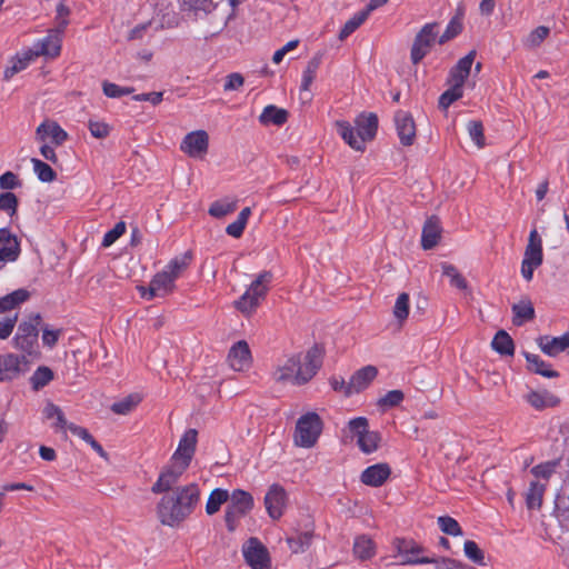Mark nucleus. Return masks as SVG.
Segmentation results:
<instances>
[{"label": "nucleus", "mask_w": 569, "mask_h": 569, "mask_svg": "<svg viewBox=\"0 0 569 569\" xmlns=\"http://www.w3.org/2000/svg\"><path fill=\"white\" fill-rule=\"evenodd\" d=\"M30 297V293L26 289H18L13 292L0 298V313L9 312L14 310L20 305L26 302Z\"/></svg>", "instance_id": "cd10ccee"}, {"label": "nucleus", "mask_w": 569, "mask_h": 569, "mask_svg": "<svg viewBox=\"0 0 569 569\" xmlns=\"http://www.w3.org/2000/svg\"><path fill=\"white\" fill-rule=\"evenodd\" d=\"M322 350L313 346L305 353H295L280 359L272 372L277 382L301 386L309 382L321 368Z\"/></svg>", "instance_id": "f03ea898"}, {"label": "nucleus", "mask_w": 569, "mask_h": 569, "mask_svg": "<svg viewBox=\"0 0 569 569\" xmlns=\"http://www.w3.org/2000/svg\"><path fill=\"white\" fill-rule=\"evenodd\" d=\"M242 553L246 562L252 569H269V552L257 538H250L243 543Z\"/></svg>", "instance_id": "9d476101"}, {"label": "nucleus", "mask_w": 569, "mask_h": 569, "mask_svg": "<svg viewBox=\"0 0 569 569\" xmlns=\"http://www.w3.org/2000/svg\"><path fill=\"white\" fill-rule=\"evenodd\" d=\"M395 123L400 142L403 146H411L416 139V124L412 116L407 111L399 110L395 116Z\"/></svg>", "instance_id": "6ab92c4d"}, {"label": "nucleus", "mask_w": 569, "mask_h": 569, "mask_svg": "<svg viewBox=\"0 0 569 569\" xmlns=\"http://www.w3.org/2000/svg\"><path fill=\"white\" fill-rule=\"evenodd\" d=\"M88 128L90 133L97 139H103L109 136L111 127L100 120H89Z\"/></svg>", "instance_id": "bf43d9fd"}, {"label": "nucleus", "mask_w": 569, "mask_h": 569, "mask_svg": "<svg viewBox=\"0 0 569 569\" xmlns=\"http://www.w3.org/2000/svg\"><path fill=\"white\" fill-rule=\"evenodd\" d=\"M31 163H32L34 173L37 174V177L40 181L52 182L56 180L57 174L48 163H46L37 158H32Z\"/></svg>", "instance_id": "49530a36"}, {"label": "nucleus", "mask_w": 569, "mask_h": 569, "mask_svg": "<svg viewBox=\"0 0 569 569\" xmlns=\"http://www.w3.org/2000/svg\"><path fill=\"white\" fill-rule=\"evenodd\" d=\"M542 240L536 229L531 230L528 238V243L525 249L523 259L521 262V276L525 280L531 281L533 271L542 264Z\"/></svg>", "instance_id": "0eeeda50"}, {"label": "nucleus", "mask_w": 569, "mask_h": 569, "mask_svg": "<svg viewBox=\"0 0 569 569\" xmlns=\"http://www.w3.org/2000/svg\"><path fill=\"white\" fill-rule=\"evenodd\" d=\"M196 445L197 431L194 429L187 430L181 437L169 466L161 471L158 480L151 487L153 493H167L174 490L173 486L179 481L192 460Z\"/></svg>", "instance_id": "7ed1b4c3"}, {"label": "nucleus", "mask_w": 569, "mask_h": 569, "mask_svg": "<svg viewBox=\"0 0 569 569\" xmlns=\"http://www.w3.org/2000/svg\"><path fill=\"white\" fill-rule=\"evenodd\" d=\"M546 490V482L535 480L530 482L526 493V503L529 509H538L542 505V497Z\"/></svg>", "instance_id": "72a5a7b5"}, {"label": "nucleus", "mask_w": 569, "mask_h": 569, "mask_svg": "<svg viewBox=\"0 0 569 569\" xmlns=\"http://www.w3.org/2000/svg\"><path fill=\"white\" fill-rule=\"evenodd\" d=\"M322 431V421L316 412L302 415L296 423L295 443L302 448L316 445Z\"/></svg>", "instance_id": "39448f33"}, {"label": "nucleus", "mask_w": 569, "mask_h": 569, "mask_svg": "<svg viewBox=\"0 0 569 569\" xmlns=\"http://www.w3.org/2000/svg\"><path fill=\"white\" fill-rule=\"evenodd\" d=\"M228 363L234 371H246L252 365V355L244 340L236 342L229 350Z\"/></svg>", "instance_id": "dca6fc26"}, {"label": "nucleus", "mask_w": 569, "mask_h": 569, "mask_svg": "<svg viewBox=\"0 0 569 569\" xmlns=\"http://www.w3.org/2000/svg\"><path fill=\"white\" fill-rule=\"evenodd\" d=\"M209 136L204 130H196L186 134L180 149L191 158H203L208 152Z\"/></svg>", "instance_id": "f8f14e48"}, {"label": "nucleus", "mask_w": 569, "mask_h": 569, "mask_svg": "<svg viewBox=\"0 0 569 569\" xmlns=\"http://www.w3.org/2000/svg\"><path fill=\"white\" fill-rule=\"evenodd\" d=\"M465 556L476 565L486 566L485 552L473 540H467L463 543Z\"/></svg>", "instance_id": "de8ad7c7"}, {"label": "nucleus", "mask_w": 569, "mask_h": 569, "mask_svg": "<svg viewBox=\"0 0 569 569\" xmlns=\"http://www.w3.org/2000/svg\"><path fill=\"white\" fill-rule=\"evenodd\" d=\"M467 130L475 143L478 148H482L485 146V136H483V127L480 121H469L467 124Z\"/></svg>", "instance_id": "4d7b16f0"}, {"label": "nucleus", "mask_w": 569, "mask_h": 569, "mask_svg": "<svg viewBox=\"0 0 569 569\" xmlns=\"http://www.w3.org/2000/svg\"><path fill=\"white\" fill-rule=\"evenodd\" d=\"M287 501L288 496L284 488L278 483L271 485L264 496L268 515L274 520L279 519L283 515Z\"/></svg>", "instance_id": "ddd939ff"}, {"label": "nucleus", "mask_w": 569, "mask_h": 569, "mask_svg": "<svg viewBox=\"0 0 569 569\" xmlns=\"http://www.w3.org/2000/svg\"><path fill=\"white\" fill-rule=\"evenodd\" d=\"M313 533L312 531H305L297 533L296 536L289 537L287 539L289 548L292 552H303L308 549L312 542Z\"/></svg>", "instance_id": "a19ab883"}, {"label": "nucleus", "mask_w": 569, "mask_h": 569, "mask_svg": "<svg viewBox=\"0 0 569 569\" xmlns=\"http://www.w3.org/2000/svg\"><path fill=\"white\" fill-rule=\"evenodd\" d=\"M200 501L197 483L177 487L164 493L157 503V517L161 525L177 528L194 511Z\"/></svg>", "instance_id": "f257e3e1"}, {"label": "nucleus", "mask_w": 569, "mask_h": 569, "mask_svg": "<svg viewBox=\"0 0 569 569\" xmlns=\"http://www.w3.org/2000/svg\"><path fill=\"white\" fill-rule=\"evenodd\" d=\"M541 351L549 357H556L562 351L569 352V331L561 337L541 336L537 339Z\"/></svg>", "instance_id": "412c9836"}, {"label": "nucleus", "mask_w": 569, "mask_h": 569, "mask_svg": "<svg viewBox=\"0 0 569 569\" xmlns=\"http://www.w3.org/2000/svg\"><path fill=\"white\" fill-rule=\"evenodd\" d=\"M253 508L252 496L241 489L233 490L229 495V505L226 509L224 520L229 531H233L237 521Z\"/></svg>", "instance_id": "423d86ee"}, {"label": "nucleus", "mask_w": 569, "mask_h": 569, "mask_svg": "<svg viewBox=\"0 0 569 569\" xmlns=\"http://www.w3.org/2000/svg\"><path fill=\"white\" fill-rule=\"evenodd\" d=\"M288 119V112L284 109L278 108L273 104L267 106L261 114L259 121L267 124L282 126Z\"/></svg>", "instance_id": "c756f323"}, {"label": "nucleus", "mask_w": 569, "mask_h": 569, "mask_svg": "<svg viewBox=\"0 0 569 569\" xmlns=\"http://www.w3.org/2000/svg\"><path fill=\"white\" fill-rule=\"evenodd\" d=\"M349 429H350V432L353 433L357 437V439H359L360 435H363L365 432H367L369 430L367 418L358 417V418L351 419L349 421Z\"/></svg>", "instance_id": "774afa93"}, {"label": "nucleus", "mask_w": 569, "mask_h": 569, "mask_svg": "<svg viewBox=\"0 0 569 569\" xmlns=\"http://www.w3.org/2000/svg\"><path fill=\"white\" fill-rule=\"evenodd\" d=\"M62 34L63 32H58V30H50L47 37L33 44V48L30 50V52L34 58L39 56H44L48 58L58 57L61 50Z\"/></svg>", "instance_id": "2eb2a0df"}, {"label": "nucleus", "mask_w": 569, "mask_h": 569, "mask_svg": "<svg viewBox=\"0 0 569 569\" xmlns=\"http://www.w3.org/2000/svg\"><path fill=\"white\" fill-rule=\"evenodd\" d=\"M229 501V492L226 489L217 488L211 491L206 503V512L209 516L217 513L224 502Z\"/></svg>", "instance_id": "e433bc0d"}, {"label": "nucleus", "mask_w": 569, "mask_h": 569, "mask_svg": "<svg viewBox=\"0 0 569 569\" xmlns=\"http://www.w3.org/2000/svg\"><path fill=\"white\" fill-rule=\"evenodd\" d=\"M380 436L376 431L368 430L357 439L358 446L365 453H371L378 449Z\"/></svg>", "instance_id": "a18cd8bd"}, {"label": "nucleus", "mask_w": 569, "mask_h": 569, "mask_svg": "<svg viewBox=\"0 0 569 569\" xmlns=\"http://www.w3.org/2000/svg\"><path fill=\"white\" fill-rule=\"evenodd\" d=\"M237 200L222 199L214 201L209 208V214L214 218H222L237 209Z\"/></svg>", "instance_id": "c03bdc74"}, {"label": "nucleus", "mask_w": 569, "mask_h": 569, "mask_svg": "<svg viewBox=\"0 0 569 569\" xmlns=\"http://www.w3.org/2000/svg\"><path fill=\"white\" fill-rule=\"evenodd\" d=\"M192 260V253L187 251L171 259L164 270L174 281L188 269Z\"/></svg>", "instance_id": "a878e982"}, {"label": "nucleus", "mask_w": 569, "mask_h": 569, "mask_svg": "<svg viewBox=\"0 0 569 569\" xmlns=\"http://www.w3.org/2000/svg\"><path fill=\"white\" fill-rule=\"evenodd\" d=\"M53 379V372L48 367H39L31 377V383L34 390L47 386Z\"/></svg>", "instance_id": "09e8293b"}, {"label": "nucleus", "mask_w": 569, "mask_h": 569, "mask_svg": "<svg viewBox=\"0 0 569 569\" xmlns=\"http://www.w3.org/2000/svg\"><path fill=\"white\" fill-rule=\"evenodd\" d=\"M512 322L516 326H522L525 322L535 318V309L529 300H522L512 306Z\"/></svg>", "instance_id": "473e14b6"}, {"label": "nucleus", "mask_w": 569, "mask_h": 569, "mask_svg": "<svg viewBox=\"0 0 569 569\" xmlns=\"http://www.w3.org/2000/svg\"><path fill=\"white\" fill-rule=\"evenodd\" d=\"M438 526L440 530L449 536H462V529L458 521L449 516H441L438 518Z\"/></svg>", "instance_id": "8fccbe9b"}, {"label": "nucleus", "mask_w": 569, "mask_h": 569, "mask_svg": "<svg viewBox=\"0 0 569 569\" xmlns=\"http://www.w3.org/2000/svg\"><path fill=\"white\" fill-rule=\"evenodd\" d=\"M176 289V281L164 271L157 272L151 279L149 287H139L142 298L151 300L156 297H166Z\"/></svg>", "instance_id": "9b49d317"}, {"label": "nucleus", "mask_w": 569, "mask_h": 569, "mask_svg": "<svg viewBox=\"0 0 569 569\" xmlns=\"http://www.w3.org/2000/svg\"><path fill=\"white\" fill-rule=\"evenodd\" d=\"M557 467V462L555 461H548L540 465L535 466L531 469V473L537 478V480H540L541 482L548 481L550 476L555 472Z\"/></svg>", "instance_id": "5fc2aeb1"}, {"label": "nucleus", "mask_w": 569, "mask_h": 569, "mask_svg": "<svg viewBox=\"0 0 569 569\" xmlns=\"http://www.w3.org/2000/svg\"><path fill=\"white\" fill-rule=\"evenodd\" d=\"M68 139V133L56 121H43L36 130V140L39 142H50L54 146H61Z\"/></svg>", "instance_id": "f3484780"}, {"label": "nucleus", "mask_w": 569, "mask_h": 569, "mask_svg": "<svg viewBox=\"0 0 569 569\" xmlns=\"http://www.w3.org/2000/svg\"><path fill=\"white\" fill-rule=\"evenodd\" d=\"M495 351L501 356H512L515 352V345L511 337L503 330L496 333L491 341Z\"/></svg>", "instance_id": "c9c22d12"}, {"label": "nucleus", "mask_w": 569, "mask_h": 569, "mask_svg": "<svg viewBox=\"0 0 569 569\" xmlns=\"http://www.w3.org/2000/svg\"><path fill=\"white\" fill-rule=\"evenodd\" d=\"M337 131L340 137L348 143L352 149L357 151H363L366 142L363 138L357 133V128H353L348 121H337Z\"/></svg>", "instance_id": "b1692460"}, {"label": "nucleus", "mask_w": 569, "mask_h": 569, "mask_svg": "<svg viewBox=\"0 0 569 569\" xmlns=\"http://www.w3.org/2000/svg\"><path fill=\"white\" fill-rule=\"evenodd\" d=\"M529 370L546 378H557L559 373L550 368L538 355L523 352Z\"/></svg>", "instance_id": "7c9ffc66"}, {"label": "nucleus", "mask_w": 569, "mask_h": 569, "mask_svg": "<svg viewBox=\"0 0 569 569\" xmlns=\"http://www.w3.org/2000/svg\"><path fill=\"white\" fill-rule=\"evenodd\" d=\"M141 402V396L138 393H132L123 399L114 402L111 406V410L117 415H128L130 413L139 403Z\"/></svg>", "instance_id": "79ce46f5"}, {"label": "nucleus", "mask_w": 569, "mask_h": 569, "mask_svg": "<svg viewBox=\"0 0 569 569\" xmlns=\"http://www.w3.org/2000/svg\"><path fill=\"white\" fill-rule=\"evenodd\" d=\"M251 214V209L249 207L247 208H243L237 220L233 221L232 223H230L227 228H226V232L227 234L233 237V238H239L241 237V234L243 233V230L247 226V222H248V219Z\"/></svg>", "instance_id": "37998d69"}, {"label": "nucleus", "mask_w": 569, "mask_h": 569, "mask_svg": "<svg viewBox=\"0 0 569 569\" xmlns=\"http://www.w3.org/2000/svg\"><path fill=\"white\" fill-rule=\"evenodd\" d=\"M437 36V22L427 23L420 29L413 40L410 52V59L413 64L419 63L430 52Z\"/></svg>", "instance_id": "6e6552de"}, {"label": "nucleus", "mask_w": 569, "mask_h": 569, "mask_svg": "<svg viewBox=\"0 0 569 569\" xmlns=\"http://www.w3.org/2000/svg\"><path fill=\"white\" fill-rule=\"evenodd\" d=\"M391 469L388 463H377L366 468L361 476V482L370 487H380L389 478Z\"/></svg>", "instance_id": "4be33fe9"}, {"label": "nucleus", "mask_w": 569, "mask_h": 569, "mask_svg": "<svg viewBox=\"0 0 569 569\" xmlns=\"http://www.w3.org/2000/svg\"><path fill=\"white\" fill-rule=\"evenodd\" d=\"M20 244L17 237L8 229H0V261H14L19 257Z\"/></svg>", "instance_id": "aec40b11"}, {"label": "nucleus", "mask_w": 569, "mask_h": 569, "mask_svg": "<svg viewBox=\"0 0 569 569\" xmlns=\"http://www.w3.org/2000/svg\"><path fill=\"white\" fill-rule=\"evenodd\" d=\"M24 357L12 353L0 356V381L11 380L23 372Z\"/></svg>", "instance_id": "5701e85b"}, {"label": "nucleus", "mask_w": 569, "mask_h": 569, "mask_svg": "<svg viewBox=\"0 0 569 569\" xmlns=\"http://www.w3.org/2000/svg\"><path fill=\"white\" fill-rule=\"evenodd\" d=\"M18 199L14 193L6 192L0 194V210L13 216L17 211Z\"/></svg>", "instance_id": "680f3d73"}, {"label": "nucleus", "mask_w": 569, "mask_h": 569, "mask_svg": "<svg viewBox=\"0 0 569 569\" xmlns=\"http://www.w3.org/2000/svg\"><path fill=\"white\" fill-rule=\"evenodd\" d=\"M377 375L378 370L375 366H366L359 369L350 378L346 387L345 395L351 396L365 390L373 381Z\"/></svg>", "instance_id": "a211bd4d"}, {"label": "nucleus", "mask_w": 569, "mask_h": 569, "mask_svg": "<svg viewBox=\"0 0 569 569\" xmlns=\"http://www.w3.org/2000/svg\"><path fill=\"white\" fill-rule=\"evenodd\" d=\"M437 569H467L468 565L451 558H439L433 561Z\"/></svg>", "instance_id": "69168bd1"}, {"label": "nucleus", "mask_w": 569, "mask_h": 569, "mask_svg": "<svg viewBox=\"0 0 569 569\" xmlns=\"http://www.w3.org/2000/svg\"><path fill=\"white\" fill-rule=\"evenodd\" d=\"M40 316L36 315L29 321H23L19 325L17 335L14 337L16 347L23 350L29 351L38 337V325L40 323Z\"/></svg>", "instance_id": "4468645a"}, {"label": "nucleus", "mask_w": 569, "mask_h": 569, "mask_svg": "<svg viewBox=\"0 0 569 569\" xmlns=\"http://www.w3.org/2000/svg\"><path fill=\"white\" fill-rule=\"evenodd\" d=\"M353 552L358 559L367 560L376 552L375 542L368 536H359L355 539Z\"/></svg>", "instance_id": "f704fd0d"}, {"label": "nucleus", "mask_w": 569, "mask_h": 569, "mask_svg": "<svg viewBox=\"0 0 569 569\" xmlns=\"http://www.w3.org/2000/svg\"><path fill=\"white\" fill-rule=\"evenodd\" d=\"M33 59L30 50L13 57L3 72L4 80H10L14 74L24 70Z\"/></svg>", "instance_id": "c85d7f7f"}, {"label": "nucleus", "mask_w": 569, "mask_h": 569, "mask_svg": "<svg viewBox=\"0 0 569 569\" xmlns=\"http://www.w3.org/2000/svg\"><path fill=\"white\" fill-rule=\"evenodd\" d=\"M321 61H322V54H320V53H317L315 57H312L309 60V62L306 67V70L303 71V74H302L301 91H309L310 86H311L312 81L315 80L317 71L321 64Z\"/></svg>", "instance_id": "4c0bfd02"}, {"label": "nucleus", "mask_w": 569, "mask_h": 569, "mask_svg": "<svg viewBox=\"0 0 569 569\" xmlns=\"http://www.w3.org/2000/svg\"><path fill=\"white\" fill-rule=\"evenodd\" d=\"M243 84H244L243 76L239 72H232L224 78L223 90L226 92L238 91L243 87Z\"/></svg>", "instance_id": "0e129e2a"}, {"label": "nucleus", "mask_w": 569, "mask_h": 569, "mask_svg": "<svg viewBox=\"0 0 569 569\" xmlns=\"http://www.w3.org/2000/svg\"><path fill=\"white\" fill-rule=\"evenodd\" d=\"M442 274L449 278L450 284L460 290L468 289V282L463 278V276L458 271V269L448 262L441 263Z\"/></svg>", "instance_id": "ea45409f"}, {"label": "nucleus", "mask_w": 569, "mask_h": 569, "mask_svg": "<svg viewBox=\"0 0 569 569\" xmlns=\"http://www.w3.org/2000/svg\"><path fill=\"white\" fill-rule=\"evenodd\" d=\"M69 14H70L69 8L62 2L58 3L57 16H56V27L53 29L58 30V32H64V30L69 23V20H68Z\"/></svg>", "instance_id": "e2e57ef3"}, {"label": "nucleus", "mask_w": 569, "mask_h": 569, "mask_svg": "<svg viewBox=\"0 0 569 569\" xmlns=\"http://www.w3.org/2000/svg\"><path fill=\"white\" fill-rule=\"evenodd\" d=\"M356 128L359 137L363 138V141H370L376 136L378 129V118L373 113L361 114L356 119Z\"/></svg>", "instance_id": "393cba45"}, {"label": "nucleus", "mask_w": 569, "mask_h": 569, "mask_svg": "<svg viewBox=\"0 0 569 569\" xmlns=\"http://www.w3.org/2000/svg\"><path fill=\"white\" fill-rule=\"evenodd\" d=\"M409 315V295L402 292L398 296L395 307H393V316L402 322L408 318Z\"/></svg>", "instance_id": "603ef678"}, {"label": "nucleus", "mask_w": 569, "mask_h": 569, "mask_svg": "<svg viewBox=\"0 0 569 569\" xmlns=\"http://www.w3.org/2000/svg\"><path fill=\"white\" fill-rule=\"evenodd\" d=\"M126 232V223L123 221H119L116 226L109 230L101 242V246L104 248L113 244L123 233Z\"/></svg>", "instance_id": "13d9d810"}, {"label": "nucleus", "mask_w": 569, "mask_h": 569, "mask_svg": "<svg viewBox=\"0 0 569 569\" xmlns=\"http://www.w3.org/2000/svg\"><path fill=\"white\" fill-rule=\"evenodd\" d=\"M461 23L458 18H452L448 23L445 32L439 37L438 42L440 44L446 43L447 41L453 39L461 32Z\"/></svg>", "instance_id": "052dcab7"}, {"label": "nucleus", "mask_w": 569, "mask_h": 569, "mask_svg": "<svg viewBox=\"0 0 569 569\" xmlns=\"http://www.w3.org/2000/svg\"><path fill=\"white\" fill-rule=\"evenodd\" d=\"M366 13L362 11H359L356 13L351 19H349L343 28L341 29L339 33V39L345 40L347 37H349L352 32H355L366 20H367Z\"/></svg>", "instance_id": "3c124183"}, {"label": "nucleus", "mask_w": 569, "mask_h": 569, "mask_svg": "<svg viewBox=\"0 0 569 569\" xmlns=\"http://www.w3.org/2000/svg\"><path fill=\"white\" fill-rule=\"evenodd\" d=\"M549 28L545 26H540L532 30L530 34L527 37L525 44L529 48L539 47L542 41L549 36Z\"/></svg>", "instance_id": "6e6d98bb"}, {"label": "nucleus", "mask_w": 569, "mask_h": 569, "mask_svg": "<svg viewBox=\"0 0 569 569\" xmlns=\"http://www.w3.org/2000/svg\"><path fill=\"white\" fill-rule=\"evenodd\" d=\"M527 402L537 410L555 407L559 403V399L549 391H530L526 396Z\"/></svg>", "instance_id": "bb28decb"}, {"label": "nucleus", "mask_w": 569, "mask_h": 569, "mask_svg": "<svg viewBox=\"0 0 569 569\" xmlns=\"http://www.w3.org/2000/svg\"><path fill=\"white\" fill-rule=\"evenodd\" d=\"M271 278L269 271L259 273L243 295L233 302V307L246 317L252 316L264 300Z\"/></svg>", "instance_id": "20e7f679"}, {"label": "nucleus", "mask_w": 569, "mask_h": 569, "mask_svg": "<svg viewBox=\"0 0 569 569\" xmlns=\"http://www.w3.org/2000/svg\"><path fill=\"white\" fill-rule=\"evenodd\" d=\"M43 415L47 419L54 420L53 427L56 429L66 431L71 422H68L62 410L52 402L47 403L43 409Z\"/></svg>", "instance_id": "58836bf2"}, {"label": "nucleus", "mask_w": 569, "mask_h": 569, "mask_svg": "<svg viewBox=\"0 0 569 569\" xmlns=\"http://www.w3.org/2000/svg\"><path fill=\"white\" fill-rule=\"evenodd\" d=\"M462 89L451 84V87L440 96L439 108L447 110L455 101L462 97Z\"/></svg>", "instance_id": "864d4df0"}, {"label": "nucleus", "mask_w": 569, "mask_h": 569, "mask_svg": "<svg viewBox=\"0 0 569 569\" xmlns=\"http://www.w3.org/2000/svg\"><path fill=\"white\" fill-rule=\"evenodd\" d=\"M395 548L401 565H427L435 561V558L423 556V547L413 540L397 539Z\"/></svg>", "instance_id": "1a4fd4ad"}, {"label": "nucleus", "mask_w": 569, "mask_h": 569, "mask_svg": "<svg viewBox=\"0 0 569 569\" xmlns=\"http://www.w3.org/2000/svg\"><path fill=\"white\" fill-rule=\"evenodd\" d=\"M18 320V313H14L12 317H6L2 321H0V339L4 340L9 338L16 327Z\"/></svg>", "instance_id": "338daca9"}, {"label": "nucleus", "mask_w": 569, "mask_h": 569, "mask_svg": "<svg viewBox=\"0 0 569 569\" xmlns=\"http://www.w3.org/2000/svg\"><path fill=\"white\" fill-rule=\"evenodd\" d=\"M440 239V226L436 220H428L422 229L421 246L425 250L433 248Z\"/></svg>", "instance_id": "2f4dec72"}]
</instances>
